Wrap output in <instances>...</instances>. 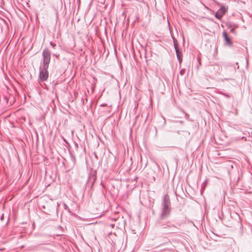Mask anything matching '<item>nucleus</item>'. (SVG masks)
<instances>
[{
    "label": "nucleus",
    "instance_id": "423d86ee",
    "mask_svg": "<svg viewBox=\"0 0 252 252\" xmlns=\"http://www.w3.org/2000/svg\"><path fill=\"white\" fill-rule=\"evenodd\" d=\"M170 227L169 228V230H167L165 231V233H174L177 232L178 228L176 226L174 225L173 224H171L170 225Z\"/></svg>",
    "mask_w": 252,
    "mask_h": 252
},
{
    "label": "nucleus",
    "instance_id": "9b49d317",
    "mask_svg": "<svg viewBox=\"0 0 252 252\" xmlns=\"http://www.w3.org/2000/svg\"><path fill=\"white\" fill-rule=\"evenodd\" d=\"M24 2V3L25 4V6L29 7L30 5L29 4V3L27 2V1H23Z\"/></svg>",
    "mask_w": 252,
    "mask_h": 252
},
{
    "label": "nucleus",
    "instance_id": "39448f33",
    "mask_svg": "<svg viewBox=\"0 0 252 252\" xmlns=\"http://www.w3.org/2000/svg\"><path fill=\"white\" fill-rule=\"evenodd\" d=\"M222 35L227 44L229 46H231L232 45V42L231 40V39L229 37L226 32H222Z\"/></svg>",
    "mask_w": 252,
    "mask_h": 252
},
{
    "label": "nucleus",
    "instance_id": "f257e3e1",
    "mask_svg": "<svg viewBox=\"0 0 252 252\" xmlns=\"http://www.w3.org/2000/svg\"><path fill=\"white\" fill-rule=\"evenodd\" d=\"M42 64L39 67V79L40 81H46L49 77L48 68L51 60V53L47 49H44L42 52Z\"/></svg>",
    "mask_w": 252,
    "mask_h": 252
},
{
    "label": "nucleus",
    "instance_id": "dca6fc26",
    "mask_svg": "<svg viewBox=\"0 0 252 252\" xmlns=\"http://www.w3.org/2000/svg\"><path fill=\"white\" fill-rule=\"evenodd\" d=\"M225 96H226L227 97H229V96L227 94H225Z\"/></svg>",
    "mask_w": 252,
    "mask_h": 252
},
{
    "label": "nucleus",
    "instance_id": "f3484780",
    "mask_svg": "<svg viewBox=\"0 0 252 252\" xmlns=\"http://www.w3.org/2000/svg\"><path fill=\"white\" fill-rule=\"evenodd\" d=\"M80 1H81L80 0H79V1H78V2H79V4H80Z\"/></svg>",
    "mask_w": 252,
    "mask_h": 252
},
{
    "label": "nucleus",
    "instance_id": "1a4fd4ad",
    "mask_svg": "<svg viewBox=\"0 0 252 252\" xmlns=\"http://www.w3.org/2000/svg\"><path fill=\"white\" fill-rule=\"evenodd\" d=\"M50 44L52 47L53 48H55V47L56 46V44H55V43H54L53 42H50Z\"/></svg>",
    "mask_w": 252,
    "mask_h": 252
},
{
    "label": "nucleus",
    "instance_id": "2eb2a0df",
    "mask_svg": "<svg viewBox=\"0 0 252 252\" xmlns=\"http://www.w3.org/2000/svg\"><path fill=\"white\" fill-rule=\"evenodd\" d=\"M64 207H65V209H66V208H67L68 207L66 205H65V204H64Z\"/></svg>",
    "mask_w": 252,
    "mask_h": 252
},
{
    "label": "nucleus",
    "instance_id": "f03ea898",
    "mask_svg": "<svg viewBox=\"0 0 252 252\" xmlns=\"http://www.w3.org/2000/svg\"><path fill=\"white\" fill-rule=\"evenodd\" d=\"M171 203L169 197L168 195H165L163 196L161 203V213L160 218L163 219L168 217L170 214Z\"/></svg>",
    "mask_w": 252,
    "mask_h": 252
},
{
    "label": "nucleus",
    "instance_id": "0eeeda50",
    "mask_svg": "<svg viewBox=\"0 0 252 252\" xmlns=\"http://www.w3.org/2000/svg\"><path fill=\"white\" fill-rule=\"evenodd\" d=\"M171 224H172L170 222L163 224L162 225V229H163V231L165 232V230H169V228L170 227V225H171Z\"/></svg>",
    "mask_w": 252,
    "mask_h": 252
},
{
    "label": "nucleus",
    "instance_id": "f8f14e48",
    "mask_svg": "<svg viewBox=\"0 0 252 252\" xmlns=\"http://www.w3.org/2000/svg\"><path fill=\"white\" fill-rule=\"evenodd\" d=\"M230 32L232 33H234L235 32V28H232L231 29H230Z\"/></svg>",
    "mask_w": 252,
    "mask_h": 252
},
{
    "label": "nucleus",
    "instance_id": "4468645a",
    "mask_svg": "<svg viewBox=\"0 0 252 252\" xmlns=\"http://www.w3.org/2000/svg\"><path fill=\"white\" fill-rule=\"evenodd\" d=\"M75 147H76V148L78 147V144H77V143H76V144H75Z\"/></svg>",
    "mask_w": 252,
    "mask_h": 252
},
{
    "label": "nucleus",
    "instance_id": "7ed1b4c3",
    "mask_svg": "<svg viewBox=\"0 0 252 252\" xmlns=\"http://www.w3.org/2000/svg\"><path fill=\"white\" fill-rule=\"evenodd\" d=\"M174 46L176 51V54L178 61L181 63L182 61V54L181 50L179 49L178 46V43L177 40L173 37Z\"/></svg>",
    "mask_w": 252,
    "mask_h": 252
},
{
    "label": "nucleus",
    "instance_id": "ddd939ff",
    "mask_svg": "<svg viewBox=\"0 0 252 252\" xmlns=\"http://www.w3.org/2000/svg\"><path fill=\"white\" fill-rule=\"evenodd\" d=\"M162 119H163V121H164V124H165V123H166L165 119V118H163V117L162 118Z\"/></svg>",
    "mask_w": 252,
    "mask_h": 252
},
{
    "label": "nucleus",
    "instance_id": "20e7f679",
    "mask_svg": "<svg viewBox=\"0 0 252 252\" xmlns=\"http://www.w3.org/2000/svg\"><path fill=\"white\" fill-rule=\"evenodd\" d=\"M227 10V8L224 6H221L215 14V17L219 20H220L223 15Z\"/></svg>",
    "mask_w": 252,
    "mask_h": 252
},
{
    "label": "nucleus",
    "instance_id": "9d476101",
    "mask_svg": "<svg viewBox=\"0 0 252 252\" xmlns=\"http://www.w3.org/2000/svg\"><path fill=\"white\" fill-rule=\"evenodd\" d=\"M185 69H182L180 71V74L183 75L185 73Z\"/></svg>",
    "mask_w": 252,
    "mask_h": 252
},
{
    "label": "nucleus",
    "instance_id": "6e6552de",
    "mask_svg": "<svg viewBox=\"0 0 252 252\" xmlns=\"http://www.w3.org/2000/svg\"><path fill=\"white\" fill-rule=\"evenodd\" d=\"M70 159H71V165L73 167L75 165L76 159L75 157L71 153H70Z\"/></svg>",
    "mask_w": 252,
    "mask_h": 252
}]
</instances>
